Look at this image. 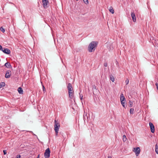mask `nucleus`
Listing matches in <instances>:
<instances>
[{
	"label": "nucleus",
	"mask_w": 158,
	"mask_h": 158,
	"mask_svg": "<svg viewBox=\"0 0 158 158\" xmlns=\"http://www.w3.org/2000/svg\"><path fill=\"white\" fill-rule=\"evenodd\" d=\"M98 42L93 41L91 42L89 44L88 47V50L89 52H94L97 47Z\"/></svg>",
	"instance_id": "1"
},
{
	"label": "nucleus",
	"mask_w": 158,
	"mask_h": 158,
	"mask_svg": "<svg viewBox=\"0 0 158 158\" xmlns=\"http://www.w3.org/2000/svg\"><path fill=\"white\" fill-rule=\"evenodd\" d=\"M54 122L55 123L54 125V130L56 133V135L57 136L58 135L59 127H60V125L58 122L56 120H55Z\"/></svg>",
	"instance_id": "2"
},
{
	"label": "nucleus",
	"mask_w": 158,
	"mask_h": 158,
	"mask_svg": "<svg viewBox=\"0 0 158 158\" xmlns=\"http://www.w3.org/2000/svg\"><path fill=\"white\" fill-rule=\"evenodd\" d=\"M120 99L121 104L122 106L125 108H126L127 106L125 105L126 101L123 94H122L120 96Z\"/></svg>",
	"instance_id": "3"
},
{
	"label": "nucleus",
	"mask_w": 158,
	"mask_h": 158,
	"mask_svg": "<svg viewBox=\"0 0 158 158\" xmlns=\"http://www.w3.org/2000/svg\"><path fill=\"white\" fill-rule=\"evenodd\" d=\"M50 151L49 148H47L45 151L44 156L45 158H49L50 156Z\"/></svg>",
	"instance_id": "4"
},
{
	"label": "nucleus",
	"mask_w": 158,
	"mask_h": 158,
	"mask_svg": "<svg viewBox=\"0 0 158 158\" xmlns=\"http://www.w3.org/2000/svg\"><path fill=\"white\" fill-rule=\"evenodd\" d=\"M83 119L85 123L86 122L88 123L89 120H90L89 117H88L87 116V113H85V112H84L83 114Z\"/></svg>",
	"instance_id": "5"
},
{
	"label": "nucleus",
	"mask_w": 158,
	"mask_h": 158,
	"mask_svg": "<svg viewBox=\"0 0 158 158\" xmlns=\"http://www.w3.org/2000/svg\"><path fill=\"white\" fill-rule=\"evenodd\" d=\"M1 50L5 54H9L10 53V51L9 49L6 48H3Z\"/></svg>",
	"instance_id": "6"
},
{
	"label": "nucleus",
	"mask_w": 158,
	"mask_h": 158,
	"mask_svg": "<svg viewBox=\"0 0 158 158\" xmlns=\"http://www.w3.org/2000/svg\"><path fill=\"white\" fill-rule=\"evenodd\" d=\"M67 88L68 90V93L71 92H74L73 88L71 83H69L68 84Z\"/></svg>",
	"instance_id": "7"
},
{
	"label": "nucleus",
	"mask_w": 158,
	"mask_h": 158,
	"mask_svg": "<svg viewBox=\"0 0 158 158\" xmlns=\"http://www.w3.org/2000/svg\"><path fill=\"white\" fill-rule=\"evenodd\" d=\"M149 125L150 128L151 132L154 133L155 131V127L153 123L151 122L149 123Z\"/></svg>",
	"instance_id": "8"
},
{
	"label": "nucleus",
	"mask_w": 158,
	"mask_h": 158,
	"mask_svg": "<svg viewBox=\"0 0 158 158\" xmlns=\"http://www.w3.org/2000/svg\"><path fill=\"white\" fill-rule=\"evenodd\" d=\"M134 151L135 153L136 156H138L140 152V148L139 147H137L134 148Z\"/></svg>",
	"instance_id": "9"
},
{
	"label": "nucleus",
	"mask_w": 158,
	"mask_h": 158,
	"mask_svg": "<svg viewBox=\"0 0 158 158\" xmlns=\"http://www.w3.org/2000/svg\"><path fill=\"white\" fill-rule=\"evenodd\" d=\"M11 75V71L10 70H7L6 71L5 77L6 78L10 77Z\"/></svg>",
	"instance_id": "10"
},
{
	"label": "nucleus",
	"mask_w": 158,
	"mask_h": 158,
	"mask_svg": "<svg viewBox=\"0 0 158 158\" xmlns=\"http://www.w3.org/2000/svg\"><path fill=\"white\" fill-rule=\"evenodd\" d=\"M131 15L133 22H135L136 21V17L135 16V14L133 11L131 12Z\"/></svg>",
	"instance_id": "11"
},
{
	"label": "nucleus",
	"mask_w": 158,
	"mask_h": 158,
	"mask_svg": "<svg viewBox=\"0 0 158 158\" xmlns=\"http://www.w3.org/2000/svg\"><path fill=\"white\" fill-rule=\"evenodd\" d=\"M42 2L43 4L44 7L45 8H47L48 2V0H42Z\"/></svg>",
	"instance_id": "12"
},
{
	"label": "nucleus",
	"mask_w": 158,
	"mask_h": 158,
	"mask_svg": "<svg viewBox=\"0 0 158 158\" xmlns=\"http://www.w3.org/2000/svg\"><path fill=\"white\" fill-rule=\"evenodd\" d=\"M4 66L8 68H11V67H12V66H11L10 64V63L9 62H8L6 63L5 64Z\"/></svg>",
	"instance_id": "13"
},
{
	"label": "nucleus",
	"mask_w": 158,
	"mask_h": 158,
	"mask_svg": "<svg viewBox=\"0 0 158 158\" xmlns=\"http://www.w3.org/2000/svg\"><path fill=\"white\" fill-rule=\"evenodd\" d=\"M69 97L73 99L74 97V92H69Z\"/></svg>",
	"instance_id": "14"
},
{
	"label": "nucleus",
	"mask_w": 158,
	"mask_h": 158,
	"mask_svg": "<svg viewBox=\"0 0 158 158\" xmlns=\"http://www.w3.org/2000/svg\"><path fill=\"white\" fill-rule=\"evenodd\" d=\"M18 91L19 94H23V90L21 87H19L18 88Z\"/></svg>",
	"instance_id": "15"
},
{
	"label": "nucleus",
	"mask_w": 158,
	"mask_h": 158,
	"mask_svg": "<svg viewBox=\"0 0 158 158\" xmlns=\"http://www.w3.org/2000/svg\"><path fill=\"white\" fill-rule=\"evenodd\" d=\"M5 86V83L4 82H1L0 83V88Z\"/></svg>",
	"instance_id": "16"
},
{
	"label": "nucleus",
	"mask_w": 158,
	"mask_h": 158,
	"mask_svg": "<svg viewBox=\"0 0 158 158\" xmlns=\"http://www.w3.org/2000/svg\"><path fill=\"white\" fill-rule=\"evenodd\" d=\"M155 152L156 153L158 154V145L156 144L155 146Z\"/></svg>",
	"instance_id": "17"
},
{
	"label": "nucleus",
	"mask_w": 158,
	"mask_h": 158,
	"mask_svg": "<svg viewBox=\"0 0 158 158\" xmlns=\"http://www.w3.org/2000/svg\"><path fill=\"white\" fill-rule=\"evenodd\" d=\"M109 11L112 14H113L114 13V10L112 7H110V9H109Z\"/></svg>",
	"instance_id": "18"
},
{
	"label": "nucleus",
	"mask_w": 158,
	"mask_h": 158,
	"mask_svg": "<svg viewBox=\"0 0 158 158\" xmlns=\"http://www.w3.org/2000/svg\"><path fill=\"white\" fill-rule=\"evenodd\" d=\"M110 80L113 82L114 81V78L112 75H110Z\"/></svg>",
	"instance_id": "19"
},
{
	"label": "nucleus",
	"mask_w": 158,
	"mask_h": 158,
	"mask_svg": "<svg viewBox=\"0 0 158 158\" xmlns=\"http://www.w3.org/2000/svg\"><path fill=\"white\" fill-rule=\"evenodd\" d=\"M123 141L124 142H125L127 140V138L126 136L125 135H124L123 136Z\"/></svg>",
	"instance_id": "20"
},
{
	"label": "nucleus",
	"mask_w": 158,
	"mask_h": 158,
	"mask_svg": "<svg viewBox=\"0 0 158 158\" xmlns=\"http://www.w3.org/2000/svg\"><path fill=\"white\" fill-rule=\"evenodd\" d=\"M134 113V109L133 108H131L130 110V114H133Z\"/></svg>",
	"instance_id": "21"
},
{
	"label": "nucleus",
	"mask_w": 158,
	"mask_h": 158,
	"mask_svg": "<svg viewBox=\"0 0 158 158\" xmlns=\"http://www.w3.org/2000/svg\"><path fill=\"white\" fill-rule=\"evenodd\" d=\"M83 1L85 4L87 5L89 3V1L88 0H83Z\"/></svg>",
	"instance_id": "22"
},
{
	"label": "nucleus",
	"mask_w": 158,
	"mask_h": 158,
	"mask_svg": "<svg viewBox=\"0 0 158 158\" xmlns=\"http://www.w3.org/2000/svg\"><path fill=\"white\" fill-rule=\"evenodd\" d=\"M79 95H80L79 97H80V99L81 101V100H82L83 99V95L82 94H80V93H79Z\"/></svg>",
	"instance_id": "23"
},
{
	"label": "nucleus",
	"mask_w": 158,
	"mask_h": 158,
	"mask_svg": "<svg viewBox=\"0 0 158 158\" xmlns=\"http://www.w3.org/2000/svg\"><path fill=\"white\" fill-rule=\"evenodd\" d=\"M126 84V85H127L129 83V80L128 78H127L125 81Z\"/></svg>",
	"instance_id": "24"
},
{
	"label": "nucleus",
	"mask_w": 158,
	"mask_h": 158,
	"mask_svg": "<svg viewBox=\"0 0 158 158\" xmlns=\"http://www.w3.org/2000/svg\"><path fill=\"white\" fill-rule=\"evenodd\" d=\"M0 29L1 31L3 32H4L5 31V29L3 28L2 27H1Z\"/></svg>",
	"instance_id": "25"
},
{
	"label": "nucleus",
	"mask_w": 158,
	"mask_h": 158,
	"mask_svg": "<svg viewBox=\"0 0 158 158\" xmlns=\"http://www.w3.org/2000/svg\"><path fill=\"white\" fill-rule=\"evenodd\" d=\"M133 104V102H132L130 101V106L129 107H131L132 106V105Z\"/></svg>",
	"instance_id": "26"
},
{
	"label": "nucleus",
	"mask_w": 158,
	"mask_h": 158,
	"mask_svg": "<svg viewBox=\"0 0 158 158\" xmlns=\"http://www.w3.org/2000/svg\"><path fill=\"white\" fill-rule=\"evenodd\" d=\"M3 154L4 155H5L6 154V150H3Z\"/></svg>",
	"instance_id": "27"
},
{
	"label": "nucleus",
	"mask_w": 158,
	"mask_h": 158,
	"mask_svg": "<svg viewBox=\"0 0 158 158\" xmlns=\"http://www.w3.org/2000/svg\"><path fill=\"white\" fill-rule=\"evenodd\" d=\"M107 65V63L106 62H105L104 64V66L106 67Z\"/></svg>",
	"instance_id": "28"
},
{
	"label": "nucleus",
	"mask_w": 158,
	"mask_h": 158,
	"mask_svg": "<svg viewBox=\"0 0 158 158\" xmlns=\"http://www.w3.org/2000/svg\"><path fill=\"white\" fill-rule=\"evenodd\" d=\"M42 88H43V91L44 92V91H45V87L43 85H42Z\"/></svg>",
	"instance_id": "29"
},
{
	"label": "nucleus",
	"mask_w": 158,
	"mask_h": 158,
	"mask_svg": "<svg viewBox=\"0 0 158 158\" xmlns=\"http://www.w3.org/2000/svg\"><path fill=\"white\" fill-rule=\"evenodd\" d=\"M21 157V156L20 155H18L15 158H20Z\"/></svg>",
	"instance_id": "30"
},
{
	"label": "nucleus",
	"mask_w": 158,
	"mask_h": 158,
	"mask_svg": "<svg viewBox=\"0 0 158 158\" xmlns=\"http://www.w3.org/2000/svg\"><path fill=\"white\" fill-rule=\"evenodd\" d=\"M156 87L157 89L158 90V83L157 82L156 83Z\"/></svg>",
	"instance_id": "31"
},
{
	"label": "nucleus",
	"mask_w": 158,
	"mask_h": 158,
	"mask_svg": "<svg viewBox=\"0 0 158 158\" xmlns=\"http://www.w3.org/2000/svg\"><path fill=\"white\" fill-rule=\"evenodd\" d=\"M113 49V48L112 47H110V49L109 50L110 51L111 50H112Z\"/></svg>",
	"instance_id": "32"
},
{
	"label": "nucleus",
	"mask_w": 158,
	"mask_h": 158,
	"mask_svg": "<svg viewBox=\"0 0 158 158\" xmlns=\"http://www.w3.org/2000/svg\"><path fill=\"white\" fill-rule=\"evenodd\" d=\"M30 132H31V133H32V134H33V135H35V136L36 137V138H38V137H37V136L36 135H35V134H34L33 133V132H32V131H30Z\"/></svg>",
	"instance_id": "33"
},
{
	"label": "nucleus",
	"mask_w": 158,
	"mask_h": 158,
	"mask_svg": "<svg viewBox=\"0 0 158 158\" xmlns=\"http://www.w3.org/2000/svg\"><path fill=\"white\" fill-rule=\"evenodd\" d=\"M2 49V46L0 45V50H1Z\"/></svg>",
	"instance_id": "34"
},
{
	"label": "nucleus",
	"mask_w": 158,
	"mask_h": 158,
	"mask_svg": "<svg viewBox=\"0 0 158 158\" xmlns=\"http://www.w3.org/2000/svg\"><path fill=\"white\" fill-rule=\"evenodd\" d=\"M107 158H112V157H111V156H109Z\"/></svg>",
	"instance_id": "35"
},
{
	"label": "nucleus",
	"mask_w": 158,
	"mask_h": 158,
	"mask_svg": "<svg viewBox=\"0 0 158 158\" xmlns=\"http://www.w3.org/2000/svg\"><path fill=\"white\" fill-rule=\"evenodd\" d=\"M39 156H40V155H38V157H37V158H39Z\"/></svg>",
	"instance_id": "36"
},
{
	"label": "nucleus",
	"mask_w": 158,
	"mask_h": 158,
	"mask_svg": "<svg viewBox=\"0 0 158 158\" xmlns=\"http://www.w3.org/2000/svg\"><path fill=\"white\" fill-rule=\"evenodd\" d=\"M95 86V87H94V88H95H95L96 87V86Z\"/></svg>",
	"instance_id": "37"
},
{
	"label": "nucleus",
	"mask_w": 158,
	"mask_h": 158,
	"mask_svg": "<svg viewBox=\"0 0 158 158\" xmlns=\"http://www.w3.org/2000/svg\"><path fill=\"white\" fill-rule=\"evenodd\" d=\"M95 86V87H94V88H95H95L96 87V86Z\"/></svg>",
	"instance_id": "38"
}]
</instances>
